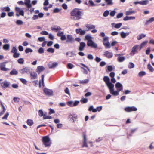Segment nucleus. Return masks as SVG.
Listing matches in <instances>:
<instances>
[{"label": "nucleus", "instance_id": "nucleus-1", "mask_svg": "<svg viewBox=\"0 0 154 154\" xmlns=\"http://www.w3.org/2000/svg\"><path fill=\"white\" fill-rule=\"evenodd\" d=\"M103 80L109 88L110 94L113 96H117L119 94V92L122 91L123 87L121 83L118 82L115 85V87L117 90L114 91V85L110 82V79L107 76H105L103 78Z\"/></svg>", "mask_w": 154, "mask_h": 154}, {"label": "nucleus", "instance_id": "nucleus-2", "mask_svg": "<svg viewBox=\"0 0 154 154\" xmlns=\"http://www.w3.org/2000/svg\"><path fill=\"white\" fill-rule=\"evenodd\" d=\"M83 12L81 9L75 8L70 13V18L74 20H79L82 18Z\"/></svg>", "mask_w": 154, "mask_h": 154}, {"label": "nucleus", "instance_id": "nucleus-3", "mask_svg": "<svg viewBox=\"0 0 154 154\" xmlns=\"http://www.w3.org/2000/svg\"><path fill=\"white\" fill-rule=\"evenodd\" d=\"M43 144L46 147L50 146L51 142L50 138L48 136L43 137L42 139Z\"/></svg>", "mask_w": 154, "mask_h": 154}, {"label": "nucleus", "instance_id": "nucleus-4", "mask_svg": "<svg viewBox=\"0 0 154 154\" xmlns=\"http://www.w3.org/2000/svg\"><path fill=\"white\" fill-rule=\"evenodd\" d=\"M103 44L106 48H109L111 47V45L108 42V38L105 37L103 38Z\"/></svg>", "mask_w": 154, "mask_h": 154}, {"label": "nucleus", "instance_id": "nucleus-5", "mask_svg": "<svg viewBox=\"0 0 154 154\" xmlns=\"http://www.w3.org/2000/svg\"><path fill=\"white\" fill-rule=\"evenodd\" d=\"M6 63V62H3L0 63V69L1 70L6 71L9 70V69L5 68Z\"/></svg>", "mask_w": 154, "mask_h": 154}, {"label": "nucleus", "instance_id": "nucleus-6", "mask_svg": "<svg viewBox=\"0 0 154 154\" xmlns=\"http://www.w3.org/2000/svg\"><path fill=\"white\" fill-rule=\"evenodd\" d=\"M87 45L89 46H90L94 48H96L97 47V44L94 43L91 40L87 41Z\"/></svg>", "mask_w": 154, "mask_h": 154}, {"label": "nucleus", "instance_id": "nucleus-7", "mask_svg": "<svg viewBox=\"0 0 154 154\" xmlns=\"http://www.w3.org/2000/svg\"><path fill=\"white\" fill-rule=\"evenodd\" d=\"M124 110L125 111L129 112L132 111H136L137 109L134 106L127 107L125 108Z\"/></svg>", "mask_w": 154, "mask_h": 154}, {"label": "nucleus", "instance_id": "nucleus-8", "mask_svg": "<svg viewBox=\"0 0 154 154\" xmlns=\"http://www.w3.org/2000/svg\"><path fill=\"white\" fill-rule=\"evenodd\" d=\"M139 49V45H135L132 48V50L130 54L131 55H134L137 52V49Z\"/></svg>", "mask_w": 154, "mask_h": 154}, {"label": "nucleus", "instance_id": "nucleus-9", "mask_svg": "<svg viewBox=\"0 0 154 154\" xmlns=\"http://www.w3.org/2000/svg\"><path fill=\"white\" fill-rule=\"evenodd\" d=\"M44 91L45 94L48 96H51L53 94V92L52 90L45 88Z\"/></svg>", "mask_w": 154, "mask_h": 154}, {"label": "nucleus", "instance_id": "nucleus-10", "mask_svg": "<svg viewBox=\"0 0 154 154\" xmlns=\"http://www.w3.org/2000/svg\"><path fill=\"white\" fill-rule=\"evenodd\" d=\"M0 85L2 88H7L9 86L10 83L6 81H5L2 82H1Z\"/></svg>", "mask_w": 154, "mask_h": 154}, {"label": "nucleus", "instance_id": "nucleus-11", "mask_svg": "<svg viewBox=\"0 0 154 154\" xmlns=\"http://www.w3.org/2000/svg\"><path fill=\"white\" fill-rule=\"evenodd\" d=\"M104 56L108 58H110L112 57L113 54L108 51H106L104 52Z\"/></svg>", "mask_w": 154, "mask_h": 154}, {"label": "nucleus", "instance_id": "nucleus-12", "mask_svg": "<svg viewBox=\"0 0 154 154\" xmlns=\"http://www.w3.org/2000/svg\"><path fill=\"white\" fill-rule=\"evenodd\" d=\"M75 31L77 34H79V35H84L86 33L85 30H82L81 28L76 29Z\"/></svg>", "mask_w": 154, "mask_h": 154}, {"label": "nucleus", "instance_id": "nucleus-13", "mask_svg": "<svg viewBox=\"0 0 154 154\" xmlns=\"http://www.w3.org/2000/svg\"><path fill=\"white\" fill-rule=\"evenodd\" d=\"M57 63L56 62L52 63L51 62H50L48 64V66L49 68L51 69L55 67L57 65Z\"/></svg>", "mask_w": 154, "mask_h": 154}, {"label": "nucleus", "instance_id": "nucleus-14", "mask_svg": "<svg viewBox=\"0 0 154 154\" xmlns=\"http://www.w3.org/2000/svg\"><path fill=\"white\" fill-rule=\"evenodd\" d=\"M83 145L82 146V147H88V146L87 143V139L86 135L85 134H84L83 135Z\"/></svg>", "mask_w": 154, "mask_h": 154}, {"label": "nucleus", "instance_id": "nucleus-15", "mask_svg": "<svg viewBox=\"0 0 154 154\" xmlns=\"http://www.w3.org/2000/svg\"><path fill=\"white\" fill-rule=\"evenodd\" d=\"M15 10L16 11L18 12L20 15L22 16H24V11L23 10H22L20 8L18 7H16L15 8Z\"/></svg>", "mask_w": 154, "mask_h": 154}, {"label": "nucleus", "instance_id": "nucleus-16", "mask_svg": "<svg viewBox=\"0 0 154 154\" xmlns=\"http://www.w3.org/2000/svg\"><path fill=\"white\" fill-rule=\"evenodd\" d=\"M85 45L86 44L85 42H80L79 48V50L80 51H83Z\"/></svg>", "mask_w": 154, "mask_h": 154}, {"label": "nucleus", "instance_id": "nucleus-17", "mask_svg": "<svg viewBox=\"0 0 154 154\" xmlns=\"http://www.w3.org/2000/svg\"><path fill=\"white\" fill-rule=\"evenodd\" d=\"M69 118H71L72 120L73 121V122H75L76 120L77 119V116L75 114H73L72 115L71 114H70L69 115Z\"/></svg>", "mask_w": 154, "mask_h": 154}, {"label": "nucleus", "instance_id": "nucleus-18", "mask_svg": "<svg viewBox=\"0 0 154 154\" xmlns=\"http://www.w3.org/2000/svg\"><path fill=\"white\" fill-rule=\"evenodd\" d=\"M67 39L66 41L67 42H72L74 41L72 36L71 35H68L67 36Z\"/></svg>", "mask_w": 154, "mask_h": 154}, {"label": "nucleus", "instance_id": "nucleus-19", "mask_svg": "<svg viewBox=\"0 0 154 154\" xmlns=\"http://www.w3.org/2000/svg\"><path fill=\"white\" fill-rule=\"evenodd\" d=\"M30 76L31 79H36L37 77V74L34 72H32L30 73Z\"/></svg>", "mask_w": 154, "mask_h": 154}, {"label": "nucleus", "instance_id": "nucleus-20", "mask_svg": "<svg viewBox=\"0 0 154 154\" xmlns=\"http://www.w3.org/2000/svg\"><path fill=\"white\" fill-rule=\"evenodd\" d=\"M24 4L26 5L28 8H30L32 7V5L30 4V0H25Z\"/></svg>", "mask_w": 154, "mask_h": 154}, {"label": "nucleus", "instance_id": "nucleus-21", "mask_svg": "<svg viewBox=\"0 0 154 154\" xmlns=\"http://www.w3.org/2000/svg\"><path fill=\"white\" fill-rule=\"evenodd\" d=\"M86 28L88 29L87 31L91 29H94L95 28V26L92 24H87L86 25Z\"/></svg>", "mask_w": 154, "mask_h": 154}, {"label": "nucleus", "instance_id": "nucleus-22", "mask_svg": "<svg viewBox=\"0 0 154 154\" xmlns=\"http://www.w3.org/2000/svg\"><path fill=\"white\" fill-rule=\"evenodd\" d=\"M45 69V68L42 66H39L37 67V72L39 74L41 72L44 71Z\"/></svg>", "mask_w": 154, "mask_h": 154}, {"label": "nucleus", "instance_id": "nucleus-23", "mask_svg": "<svg viewBox=\"0 0 154 154\" xmlns=\"http://www.w3.org/2000/svg\"><path fill=\"white\" fill-rule=\"evenodd\" d=\"M135 12L134 11L132 10V9H130L129 11H127L126 12L125 14L127 15H131L132 14L134 13Z\"/></svg>", "mask_w": 154, "mask_h": 154}, {"label": "nucleus", "instance_id": "nucleus-24", "mask_svg": "<svg viewBox=\"0 0 154 154\" xmlns=\"http://www.w3.org/2000/svg\"><path fill=\"white\" fill-rule=\"evenodd\" d=\"M135 17H129V16H126L125 17L124 19L123 20L124 21H127L128 20H134L135 19Z\"/></svg>", "mask_w": 154, "mask_h": 154}, {"label": "nucleus", "instance_id": "nucleus-25", "mask_svg": "<svg viewBox=\"0 0 154 154\" xmlns=\"http://www.w3.org/2000/svg\"><path fill=\"white\" fill-rule=\"evenodd\" d=\"M21 73L22 74H24L27 73L29 71V69L27 67H25L21 70Z\"/></svg>", "mask_w": 154, "mask_h": 154}, {"label": "nucleus", "instance_id": "nucleus-26", "mask_svg": "<svg viewBox=\"0 0 154 154\" xmlns=\"http://www.w3.org/2000/svg\"><path fill=\"white\" fill-rule=\"evenodd\" d=\"M148 43L147 41L143 42L140 45H139V50H140L142 48L145 46Z\"/></svg>", "mask_w": 154, "mask_h": 154}, {"label": "nucleus", "instance_id": "nucleus-27", "mask_svg": "<svg viewBox=\"0 0 154 154\" xmlns=\"http://www.w3.org/2000/svg\"><path fill=\"white\" fill-rule=\"evenodd\" d=\"M27 124L29 126H32L34 123L33 121L30 119L27 120L26 121Z\"/></svg>", "mask_w": 154, "mask_h": 154}, {"label": "nucleus", "instance_id": "nucleus-28", "mask_svg": "<svg viewBox=\"0 0 154 154\" xmlns=\"http://www.w3.org/2000/svg\"><path fill=\"white\" fill-rule=\"evenodd\" d=\"M154 21V17L150 18L148 20L146 21L145 23L146 25H148L149 23Z\"/></svg>", "mask_w": 154, "mask_h": 154}, {"label": "nucleus", "instance_id": "nucleus-29", "mask_svg": "<svg viewBox=\"0 0 154 154\" xmlns=\"http://www.w3.org/2000/svg\"><path fill=\"white\" fill-rule=\"evenodd\" d=\"M51 29L52 30L55 32H57L58 31H60L62 30L61 28L59 26H57L55 27H52Z\"/></svg>", "mask_w": 154, "mask_h": 154}, {"label": "nucleus", "instance_id": "nucleus-30", "mask_svg": "<svg viewBox=\"0 0 154 154\" xmlns=\"http://www.w3.org/2000/svg\"><path fill=\"white\" fill-rule=\"evenodd\" d=\"M1 102V105L2 106V109H3V110L2 111H1V112H0V116H1L2 115V114H3L4 113V112L6 110V109H5V106H4V105H3V104L2 103V102Z\"/></svg>", "mask_w": 154, "mask_h": 154}, {"label": "nucleus", "instance_id": "nucleus-31", "mask_svg": "<svg viewBox=\"0 0 154 154\" xmlns=\"http://www.w3.org/2000/svg\"><path fill=\"white\" fill-rule=\"evenodd\" d=\"M18 74V72L14 69H13L10 73L11 75H17Z\"/></svg>", "mask_w": 154, "mask_h": 154}, {"label": "nucleus", "instance_id": "nucleus-32", "mask_svg": "<svg viewBox=\"0 0 154 154\" xmlns=\"http://www.w3.org/2000/svg\"><path fill=\"white\" fill-rule=\"evenodd\" d=\"M146 37V35L144 34H141L140 35H139L137 37V39L138 40H140L142 39L143 38H144Z\"/></svg>", "mask_w": 154, "mask_h": 154}, {"label": "nucleus", "instance_id": "nucleus-33", "mask_svg": "<svg viewBox=\"0 0 154 154\" xmlns=\"http://www.w3.org/2000/svg\"><path fill=\"white\" fill-rule=\"evenodd\" d=\"M2 9L3 11L6 12H9L10 10V9L9 7H3L2 8Z\"/></svg>", "mask_w": 154, "mask_h": 154}, {"label": "nucleus", "instance_id": "nucleus-34", "mask_svg": "<svg viewBox=\"0 0 154 154\" xmlns=\"http://www.w3.org/2000/svg\"><path fill=\"white\" fill-rule=\"evenodd\" d=\"M89 81L88 79H86L83 80H80L79 82L80 84H84L87 83Z\"/></svg>", "mask_w": 154, "mask_h": 154}, {"label": "nucleus", "instance_id": "nucleus-35", "mask_svg": "<svg viewBox=\"0 0 154 154\" xmlns=\"http://www.w3.org/2000/svg\"><path fill=\"white\" fill-rule=\"evenodd\" d=\"M129 35L128 33H125L124 32H122L121 33V36L122 38H125L127 35Z\"/></svg>", "mask_w": 154, "mask_h": 154}, {"label": "nucleus", "instance_id": "nucleus-36", "mask_svg": "<svg viewBox=\"0 0 154 154\" xmlns=\"http://www.w3.org/2000/svg\"><path fill=\"white\" fill-rule=\"evenodd\" d=\"M125 58L124 57H119L118 58V60L119 62H122L124 60Z\"/></svg>", "mask_w": 154, "mask_h": 154}, {"label": "nucleus", "instance_id": "nucleus-37", "mask_svg": "<svg viewBox=\"0 0 154 154\" xmlns=\"http://www.w3.org/2000/svg\"><path fill=\"white\" fill-rule=\"evenodd\" d=\"M147 67L148 69L150 71L152 72L154 71V69L152 67V66L150 65V64H149L148 65Z\"/></svg>", "mask_w": 154, "mask_h": 154}, {"label": "nucleus", "instance_id": "nucleus-38", "mask_svg": "<svg viewBox=\"0 0 154 154\" xmlns=\"http://www.w3.org/2000/svg\"><path fill=\"white\" fill-rule=\"evenodd\" d=\"M3 48L4 50H8L9 48V45L8 44H5L3 45Z\"/></svg>", "mask_w": 154, "mask_h": 154}, {"label": "nucleus", "instance_id": "nucleus-39", "mask_svg": "<svg viewBox=\"0 0 154 154\" xmlns=\"http://www.w3.org/2000/svg\"><path fill=\"white\" fill-rule=\"evenodd\" d=\"M107 3V5H111L113 4L112 0H104Z\"/></svg>", "mask_w": 154, "mask_h": 154}, {"label": "nucleus", "instance_id": "nucleus-40", "mask_svg": "<svg viewBox=\"0 0 154 154\" xmlns=\"http://www.w3.org/2000/svg\"><path fill=\"white\" fill-rule=\"evenodd\" d=\"M80 101L82 103H86L88 101V99L87 98H82L80 100Z\"/></svg>", "mask_w": 154, "mask_h": 154}, {"label": "nucleus", "instance_id": "nucleus-41", "mask_svg": "<svg viewBox=\"0 0 154 154\" xmlns=\"http://www.w3.org/2000/svg\"><path fill=\"white\" fill-rule=\"evenodd\" d=\"M16 24L18 25H22L23 24V22L22 21L20 20H17L16 21Z\"/></svg>", "mask_w": 154, "mask_h": 154}, {"label": "nucleus", "instance_id": "nucleus-42", "mask_svg": "<svg viewBox=\"0 0 154 154\" xmlns=\"http://www.w3.org/2000/svg\"><path fill=\"white\" fill-rule=\"evenodd\" d=\"M148 2V0H143L140 2V4L142 5H145L147 4Z\"/></svg>", "mask_w": 154, "mask_h": 154}, {"label": "nucleus", "instance_id": "nucleus-43", "mask_svg": "<svg viewBox=\"0 0 154 154\" xmlns=\"http://www.w3.org/2000/svg\"><path fill=\"white\" fill-rule=\"evenodd\" d=\"M47 51L48 52L53 53L54 52V49L53 48H50L47 49Z\"/></svg>", "mask_w": 154, "mask_h": 154}, {"label": "nucleus", "instance_id": "nucleus-44", "mask_svg": "<svg viewBox=\"0 0 154 154\" xmlns=\"http://www.w3.org/2000/svg\"><path fill=\"white\" fill-rule=\"evenodd\" d=\"M18 62L20 64H22L24 63V60L22 58H20L18 59L17 60Z\"/></svg>", "mask_w": 154, "mask_h": 154}, {"label": "nucleus", "instance_id": "nucleus-45", "mask_svg": "<svg viewBox=\"0 0 154 154\" xmlns=\"http://www.w3.org/2000/svg\"><path fill=\"white\" fill-rule=\"evenodd\" d=\"M20 81L24 84L26 85L27 83V81L23 78H20Z\"/></svg>", "mask_w": 154, "mask_h": 154}, {"label": "nucleus", "instance_id": "nucleus-46", "mask_svg": "<svg viewBox=\"0 0 154 154\" xmlns=\"http://www.w3.org/2000/svg\"><path fill=\"white\" fill-rule=\"evenodd\" d=\"M145 74L146 73L144 71L140 72L138 74L139 76L140 77L143 76L145 75Z\"/></svg>", "mask_w": 154, "mask_h": 154}, {"label": "nucleus", "instance_id": "nucleus-47", "mask_svg": "<svg viewBox=\"0 0 154 154\" xmlns=\"http://www.w3.org/2000/svg\"><path fill=\"white\" fill-rule=\"evenodd\" d=\"M17 50L15 47H14L12 48L11 52L14 53L17 52Z\"/></svg>", "mask_w": 154, "mask_h": 154}, {"label": "nucleus", "instance_id": "nucleus-48", "mask_svg": "<svg viewBox=\"0 0 154 154\" xmlns=\"http://www.w3.org/2000/svg\"><path fill=\"white\" fill-rule=\"evenodd\" d=\"M109 14V11L108 10H106V11H105L103 13V16L105 17H106L108 16Z\"/></svg>", "mask_w": 154, "mask_h": 154}, {"label": "nucleus", "instance_id": "nucleus-49", "mask_svg": "<svg viewBox=\"0 0 154 154\" xmlns=\"http://www.w3.org/2000/svg\"><path fill=\"white\" fill-rule=\"evenodd\" d=\"M20 55L19 53L16 52L14 53L13 57L15 58H17L19 57Z\"/></svg>", "mask_w": 154, "mask_h": 154}, {"label": "nucleus", "instance_id": "nucleus-50", "mask_svg": "<svg viewBox=\"0 0 154 154\" xmlns=\"http://www.w3.org/2000/svg\"><path fill=\"white\" fill-rule=\"evenodd\" d=\"M122 25V23H119L116 24L115 25L114 27L118 29V28H120Z\"/></svg>", "mask_w": 154, "mask_h": 154}, {"label": "nucleus", "instance_id": "nucleus-51", "mask_svg": "<svg viewBox=\"0 0 154 154\" xmlns=\"http://www.w3.org/2000/svg\"><path fill=\"white\" fill-rule=\"evenodd\" d=\"M38 113L39 116H40L42 117L43 116L44 114L43 112L41 110H40L38 111Z\"/></svg>", "mask_w": 154, "mask_h": 154}, {"label": "nucleus", "instance_id": "nucleus-52", "mask_svg": "<svg viewBox=\"0 0 154 154\" xmlns=\"http://www.w3.org/2000/svg\"><path fill=\"white\" fill-rule=\"evenodd\" d=\"M67 105L70 107H73V102L72 101H69L67 103Z\"/></svg>", "mask_w": 154, "mask_h": 154}, {"label": "nucleus", "instance_id": "nucleus-53", "mask_svg": "<svg viewBox=\"0 0 154 154\" xmlns=\"http://www.w3.org/2000/svg\"><path fill=\"white\" fill-rule=\"evenodd\" d=\"M38 52L40 54H42L44 52V50L42 47H40L38 51Z\"/></svg>", "mask_w": 154, "mask_h": 154}, {"label": "nucleus", "instance_id": "nucleus-54", "mask_svg": "<svg viewBox=\"0 0 154 154\" xmlns=\"http://www.w3.org/2000/svg\"><path fill=\"white\" fill-rule=\"evenodd\" d=\"M64 35V32H63L59 31L57 33V36L58 37H61L62 35Z\"/></svg>", "mask_w": 154, "mask_h": 154}, {"label": "nucleus", "instance_id": "nucleus-55", "mask_svg": "<svg viewBox=\"0 0 154 154\" xmlns=\"http://www.w3.org/2000/svg\"><path fill=\"white\" fill-rule=\"evenodd\" d=\"M74 67V65L70 63L68 64L67 67L68 69H72Z\"/></svg>", "mask_w": 154, "mask_h": 154}, {"label": "nucleus", "instance_id": "nucleus-56", "mask_svg": "<svg viewBox=\"0 0 154 154\" xmlns=\"http://www.w3.org/2000/svg\"><path fill=\"white\" fill-rule=\"evenodd\" d=\"M85 39L86 40H87L88 41H90L91 40V37L90 36L88 35H86L85 36Z\"/></svg>", "mask_w": 154, "mask_h": 154}, {"label": "nucleus", "instance_id": "nucleus-57", "mask_svg": "<svg viewBox=\"0 0 154 154\" xmlns=\"http://www.w3.org/2000/svg\"><path fill=\"white\" fill-rule=\"evenodd\" d=\"M32 50L30 48H27L25 50V52L26 53H29V52H32Z\"/></svg>", "mask_w": 154, "mask_h": 154}, {"label": "nucleus", "instance_id": "nucleus-58", "mask_svg": "<svg viewBox=\"0 0 154 154\" xmlns=\"http://www.w3.org/2000/svg\"><path fill=\"white\" fill-rule=\"evenodd\" d=\"M134 65L132 63H130L129 64L128 66V68H132L134 67Z\"/></svg>", "mask_w": 154, "mask_h": 154}, {"label": "nucleus", "instance_id": "nucleus-59", "mask_svg": "<svg viewBox=\"0 0 154 154\" xmlns=\"http://www.w3.org/2000/svg\"><path fill=\"white\" fill-rule=\"evenodd\" d=\"M116 13V12L115 11H112L110 13V15L111 16L113 17L115 15Z\"/></svg>", "mask_w": 154, "mask_h": 154}, {"label": "nucleus", "instance_id": "nucleus-60", "mask_svg": "<svg viewBox=\"0 0 154 154\" xmlns=\"http://www.w3.org/2000/svg\"><path fill=\"white\" fill-rule=\"evenodd\" d=\"M9 115V114L8 112L6 113L4 116L2 118V119H7V117Z\"/></svg>", "mask_w": 154, "mask_h": 154}, {"label": "nucleus", "instance_id": "nucleus-61", "mask_svg": "<svg viewBox=\"0 0 154 154\" xmlns=\"http://www.w3.org/2000/svg\"><path fill=\"white\" fill-rule=\"evenodd\" d=\"M64 91L65 93L69 95L70 94V93H69V90L68 88H66V89L64 90Z\"/></svg>", "mask_w": 154, "mask_h": 154}, {"label": "nucleus", "instance_id": "nucleus-62", "mask_svg": "<svg viewBox=\"0 0 154 154\" xmlns=\"http://www.w3.org/2000/svg\"><path fill=\"white\" fill-rule=\"evenodd\" d=\"M123 16V14L122 13H119L116 16L117 18H119L122 17Z\"/></svg>", "mask_w": 154, "mask_h": 154}, {"label": "nucleus", "instance_id": "nucleus-63", "mask_svg": "<svg viewBox=\"0 0 154 154\" xmlns=\"http://www.w3.org/2000/svg\"><path fill=\"white\" fill-rule=\"evenodd\" d=\"M60 39L62 41H64L66 39V37L65 35H63L60 37Z\"/></svg>", "mask_w": 154, "mask_h": 154}, {"label": "nucleus", "instance_id": "nucleus-64", "mask_svg": "<svg viewBox=\"0 0 154 154\" xmlns=\"http://www.w3.org/2000/svg\"><path fill=\"white\" fill-rule=\"evenodd\" d=\"M107 69L110 72L112 71L113 70V68L111 66H108Z\"/></svg>", "mask_w": 154, "mask_h": 154}]
</instances>
